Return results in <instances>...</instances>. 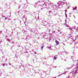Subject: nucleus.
<instances>
[{"label":"nucleus","instance_id":"1","mask_svg":"<svg viewBox=\"0 0 78 78\" xmlns=\"http://www.w3.org/2000/svg\"><path fill=\"white\" fill-rule=\"evenodd\" d=\"M56 45H58V44H59V41H56Z\"/></svg>","mask_w":78,"mask_h":78},{"label":"nucleus","instance_id":"2","mask_svg":"<svg viewBox=\"0 0 78 78\" xmlns=\"http://www.w3.org/2000/svg\"><path fill=\"white\" fill-rule=\"evenodd\" d=\"M54 59H56V56H54Z\"/></svg>","mask_w":78,"mask_h":78},{"label":"nucleus","instance_id":"3","mask_svg":"<svg viewBox=\"0 0 78 78\" xmlns=\"http://www.w3.org/2000/svg\"><path fill=\"white\" fill-rule=\"evenodd\" d=\"M44 48V46H42V47H41V48L42 49V48Z\"/></svg>","mask_w":78,"mask_h":78},{"label":"nucleus","instance_id":"4","mask_svg":"<svg viewBox=\"0 0 78 78\" xmlns=\"http://www.w3.org/2000/svg\"><path fill=\"white\" fill-rule=\"evenodd\" d=\"M77 37H78V35H77V36L76 37V38H77Z\"/></svg>","mask_w":78,"mask_h":78},{"label":"nucleus","instance_id":"5","mask_svg":"<svg viewBox=\"0 0 78 78\" xmlns=\"http://www.w3.org/2000/svg\"><path fill=\"white\" fill-rule=\"evenodd\" d=\"M76 8H77L76 7H75V9H76Z\"/></svg>","mask_w":78,"mask_h":78}]
</instances>
